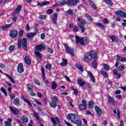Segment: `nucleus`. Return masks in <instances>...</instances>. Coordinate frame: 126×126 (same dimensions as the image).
<instances>
[{
    "label": "nucleus",
    "instance_id": "nucleus-24",
    "mask_svg": "<svg viewBox=\"0 0 126 126\" xmlns=\"http://www.w3.org/2000/svg\"><path fill=\"white\" fill-rule=\"evenodd\" d=\"M36 35H37V32H31L28 33L27 34V37L29 39H31V38H33V37H34V36H36Z\"/></svg>",
    "mask_w": 126,
    "mask_h": 126
},
{
    "label": "nucleus",
    "instance_id": "nucleus-12",
    "mask_svg": "<svg viewBox=\"0 0 126 126\" xmlns=\"http://www.w3.org/2000/svg\"><path fill=\"white\" fill-rule=\"evenodd\" d=\"M17 71L19 73H22L24 72V69L23 68V64L20 63L17 66Z\"/></svg>",
    "mask_w": 126,
    "mask_h": 126
},
{
    "label": "nucleus",
    "instance_id": "nucleus-47",
    "mask_svg": "<svg viewBox=\"0 0 126 126\" xmlns=\"http://www.w3.org/2000/svg\"><path fill=\"white\" fill-rule=\"evenodd\" d=\"M23 100L25 102H26V103H27V104L29 105V106H30L31 107H32V104L31 103V102H30V101H29V100L26 99L24 97H23Z\"/></svg>",
    "mask_w": 126,
    "mask_h": 126
},
{
    "label": "nucleus",
    "instance_id": "nucleus-7",
    "mask_svg": "<svg viewBox=\"0 0 126 126\" xmlns=\"http://www.w3.org/2000/svg\"><path fill=\"white\" fill-rule=\"evenodd\" d=\"M65 49V53L70 54L72 57H74V52H73V48L70 47L67 45L65 44L64 45Z\"/></svg>",
    "mask_w": 126,
    "mask_h": 126
},
{
    "label": "nucleus",
    "instance_id": "nucleus-36",
    "mask_svg": "<svg viewBox=\"0 0 126 126\" xmlns=\"http://www.w3.org/2000/svg\"><path fill=\"white\" fill-rule=\"evenodd\" d=\"M22 120L23 123H28V121H29L28 117H27L25 115H24L22 116Z\"/></svg>",
    "mask_w": 126,
    "mask_h": 126
},
{
    "label": "nucleus",
    "instance_id": "nucleus-31",
    "mask_svg": "<svg viewBox=\"0 0 126 126\" xmlns=\"http://www.w3.org/2000/svg\"><path fill=\"white\" fill-rule=\"evenodd\" d=\"M11 26H12V24H6L5 26L1 27V29H2V30H4V29H8V28H10Z\"/></svg>",
    "mask_w": 126,
    "mask_h": 126
},
{
    "label": "nucleus",
    "instance_id": "nucleus-43",
    "mask_svg": "<svg viewBox=\"0 0 126 126\" xmlns=\"http://www.w3.org/2000/svg\"><path fill=\"white\" fill-rule=\"evenodd\" d=\"M58 87V84H56V82H53L51 88L53 90H55Z\"/></svg>",
    "mask_w": 126,
    "mask_h": 126
},
{
    "label": "nucleus",
    "instance_id": "nucleus-60",
    "mask_svg": "<svg viewBox=\"0 0 126 126\" xmlns=\"http://www.w3.org/2000/svg\"><path fill=\"white\" fill-rule=\"evenodd\" d=\"M46 37V35H45V33H42L40 35V38L42 40H44L45 39V37Z\"/></svg>",
    "mask_w": 126,
    "mask_h": 126
},
{
    "label": "nucleus",
    "instance_id": "nucleus-53",
    "mask_svg": "<svg viewBox=\"0 0 126 126\" xmlns=\"http://www.w3.org/2000/svg\"><path fill=\"white\" fill-rule=\"evenodd\" d=\"M38 26H39V25L38 24H35L34 26L33 27V28L35 30V32H38Z\"/></svg>",
    "mask_w": 126,
    "mask_h": 126
},
{
    "label": "nucleus",
    "instance_id": "nucleus-49",
    "mask_svg": "<svg viewBox=\"0 0 126 126\" xmlns=\"http://www.w3.org/2000/svg\"><path fill=\"white\" fill-rule=\"evenodd\" d=\"M6 76H7V77L9 78V79H10V80L12 82V83H15L14 80H13V78H12L11 76H10L9 75L7 74H6Z\"/></svg>",
    "mask_w": 126,
    "mask_h": 126
},
{
    "label": "nucleus",
    "instance_id": "nucleus-11",
    "mask_svg": "<svg viewBox=\"0 0 126 126\" xmlns=\"http://www.w3.org/2000/svg\"><path fill=\"white\" fill-rule=\"evenodd\" d=\"M82 104H80L79 105V108L80 110H86V106H87V103L86 102V101L84 99H83L82 100Z\"/></svg>",
    "mask_w": 126,
    "mask_h": 126
},
{
    "label": "nucleus",
    "instance_id": "nucleus-28",
    "mask_svg": "<svg viewBox=\"0 0 126 126\" xmlns=\"http://www.w3.org/2000/svg\"><path fill=\"white\" fill-rule=\"evenodd\" d=\"M85 16L87 18V20L88 21H89V22H93V19H92V17L90 16V14H89L88 13H86L85 14Z\"/></svg>",
    "mask_w": 126,
    "mask_h": 126
},
{
    "label": "nucleus",
    "instance_id": "nucleus-27",
    "mask_svg": "<svg viewBox=\"0 0 126 126\" xmlns=\"http://www.w3.org/2000/svg\"><path fill=\"white\" fill-rule=\"evenodd\" d=\"M47 4H50V1H45L43 2H37V5L39 6H44V5H47Z\"/></svg>",
    "mask_w": 126,
    "mask_h": 126
},
{
    "label": "nucleus",
    "instance_id": "nucleus-1",
    "mask_svg": "<svg viewBox=\"0 0 126 126\" xmlns=\"http://www.w3.org/2000/svg\"><path fill=\"white\" fill-rule=\"evenodd\" d=\"M66 118L67 120H70L72 124H75L77 126H82V121L78 118V116L76 114L73 113L68 114Z\"/></svg>",
    "mask_w": 126,
    "mask_h": 126
},
{
    "label": "nucleus",
    "instance_id": "nucleus-19",
    "mask_svg": "<svg viewBox=\"0 0 126 126\" xmlns=\"http://www.w3.org/2000/svg\"><path fill=\"white\" fill-rule=\"evenodd\" d=\"M108 37L112 40V42H114L115 43H118L119 42L118 38L114 35L111 36L108 35Z\"/></svg>",
    "mask_w": 126,
    "mask_h": 126
},
{
    "label": "nucleus",
    "instance_id": "nucleus-8",
    "mask_svg": "<svg viewBox=\"0 0 126 126\" xmlns=\"http://www.w3.org/2000/svg\"><path fill=\"white\" fill-rule=\"evenodd\" d=\"M18 35V32L16 29L11 30L9 34V36H10L11 38H13V39H15V38H17Z\"/></svg>",
    "mask_w": 126,
    "mask_h": 126
},
{
    "label": "nucleus",
    "instance_id": "nucleus-58",
    "mask_svg": "<svg viewBox=\"0 0 126 126\" xmlns=\"http://www.w3.org/2000/svg\"><path fill=\"white\" fill-rule=\"evenodd\" d=\"M30 92V95L31 96H32V97H34V96H36V94L35 93H34L33 92V91H31Z\"/></svg>",
    "mask_w": 126,
    "mask_h": 126
},
{
    "label": "nucleus",
    "instance_id": "nucleus-59",
    "mask_svg": "<svg viewBox=\"0 0 126 126\" xmlns=\"http://www.w3.org/2000/svg\"><path fill=\"white\" fill-rule=\"evenodd\" d=\"M33 81L36 85H40V82H39V81L37 80V79H34Z\"/></svg>",
    "mask_w": 126,
    "mask_h": 126
},
{
    "label": "nucleus",
    "instance_id": "nucleus-14",
    "mask_svg": "<svg viewBox=\"0 0 126 126\" xmlns=\"http://www.w3.org/2000/svg\"><path fill=\"white\" fill-rule=\"evenodd\" d=\"M95 112L96 113V114L98 115V116H99V117H101V116L102 115V110L101 109V108H100V107L97 105H96L95 106Z\"/></svg>",
    "mask_w": 126,
    "mask_h": 126
},
{
    "label": "nucleus",
    "instance_id": "nucleus-51",
    "mask_svg": "<svg viewBox=\"0 0 126 126\" xmlns=\"http://www.w3.org/2000/svg\"><path fill=\"white\" fill-rule=\"evenodd\" d=\"M45 67L46 69H48V70L52 69V65L51 64H47L45 65Z\"/></svg>",
    "mask_w": 126,
    "mask_h": 126
},
{
    "label": "nucleus",
    "instance_id": "nucleus-54",
    "mask_svg": "<svg viewBox=\"0 0 126 126\" xmlns=\"http://www.w3.org/2000/svg\"><path fill=\"white\" fill-rule=\"evenodd\" d=\"M103 24H108L109 20L107 18H104L102 21Z\"/></svg>",
    "mask_w": 126,
    "mask_h": 126
},
{
    "label": "nucleus",
    "instance_id": "nucleus-48",
    "mask_svg": "<svg viewBox=\"0 0 126 126\" xmlns=\"http://www.w3.org/2000/svg\"><path fill=\"white\" fill-rule=\"evenodd\" d=\"M101 74L103 75V77H104L105 78H108V74L107 73V72H106V71H102L101 72Z\"/></svg>",
    "mask_w": 126,
    "mask_h": 126
},
{
    "label": "nucleus",
    "instance_id": "nucleus-21",
    "mask_svg": "<svg viewBox=\"0 0 126 126\" xmlns=\"http://www.w3.org/2000/svg\"><path fill=\"white\" fill-rule=\"evenodd\" d=\"M45 49V45L44 44H40L36 46L35 49L36 51H41Z\"/></svg>",
    "mask_w": 126,
    "mask_h": 126
},
{
    "label": "nucleus",
    "instance_id": "nucleus-44",
    "mask_svg": "<svg viewBox=\"0 0 126 126\" xmlns=\"http://www.w3.org/2000/svg\"><path fill=\"white\" fill-rule=\"evenodd\" d=\"M13 103L14 105H18L19 104V98H15L13 101Z\"/></svg>",
    "mask_w": 126,
    "mask_h": 126
},
{
    "label": "nucleus",
    "instance_id": "nucleus-20",
    "mask_svg": "<svg viewBox=\"0 0 126 126\" xmlns=\"http://www.w3.org/2000/svg\"><path fill=\"white\" fill-rule=\"evenodd\" d=\"M89 3L90 5H91V7L93 8V9H97V6H96V4L93 1L89 0Z\"/></svg>",
    "mask_w": 126,
    "mask_h": 126
},
{
    "label": "nucleus",
    "instance_id": "nucleus-40",
    "mask_svg": "<svg viewBox=\"0 0 126 126\" xmlns=\"http://www.w3.org/2000/svg\"><path fill=\"white\" fill-rule=\"evenodd\" d=\"M103 65L105 70H110V66L109 65L103 63Z\"/></svg>",
    "mask_w": 126,
    "mask_h": 126
},
{
    "label": "nucleus",
    "instance_id": "nucleus-50",
    "mask_svg": "<svg viewBox=\"0 0 126 126\" xmlns=\"http://www.w3.org/2000/svg\"><path fill=\"white\" fill-rule=\"evenodd\" d=\"M33 115L37 121H40V117H39V114L37 113H34Z\"/></svg>",
    "mask_w": 126,
    "mask_h": 126
},
{
    "label": "nucleus",
    "instance_id": "nucleus-46",
    "mask_svg": "<svg viewBox=\"0 0 126 126\" xmlns=\"http://www.w3.org/2000/svg\"><path fill=\"white\" fill-rule=\"evenodd\" d=\"M24 32V31L23 30H21L19 32V36L20 38H22L23 37V33Z\"/></svg>",
    "mask_w": 126,
    "mask_h": 126
},
{
    "label": "nucleus",
    "instance_id": "nucleus-22",
    "mask_svg": "<svg viewBox=\"0 0 126 126\" xmlns=\"http://www.w3.org/2000/svg\"><path fill=\"white\" fill-rule=\"evenodd\" d=\"M78 84L80 85V86H81L83 87V86H84V85L86 84V83L85 82H82V78H80L79 79H78L77 80Z\"/></svg>",
    "mask_w": 126,
    "mask_h": 126
},
{
    "label": "nucleus",
    "instance_id": "nucleus-57",
    "mask_svg": "<svg viewBox=\"0 0 126 126\" xmlns=\"http://www.w3.org/2000/svg\"><path fill=\"white\" fill-rule=\"evenodd\" d=\"M72 90L74 91V93L75 94V95H77L78 94V91H77V89H74V88H72Z\"/></svg>",
    "mask_w": 126,
    "mask_h": 126
},
{
    "label": "nucleus",
    "instance_id": "nucleus-15",
    "mask_svg": "<svg viewBox=\"0 0 126 126\" xmlns=\"http://www.w3.org/2000/svg\"><path fill=\"white\" fill-rule=\"evenodd\" d=\"M21 8H22L21 5H18L17 7L15 9L14 11L13 12V14H18V13L21 11Z\"/></svg>",
    "mask_w": 126,
    "mask_h": 126
},
{
    "label": "nucleus",
    "instance_id": "nucleus-5",
    "mask_svg": "<svg viewBox=\"0 0 126 126\" xmlns=\"http://www.w3.org/2000/svg\"><path fill=\"white\" fill-rule=\"evenodd\" d=\"M78 2V0H67V1L64 0H61L59 3L60 5L63 6L65 4H67V5H75Z\"/></svg>",
    "mask_w": 126,
    "mask_h": 126
},
{
    "label": "nucleus",
    "instance_id": "nucleus-10",
    "mask_svg": "<svg viewBox=\"0 0 126 126\" xmlns=\"http://www.w3.org/2000/svg\"><path fill=\"white\" fill-rule=\"evenodd\" d=\"M117 16L126 18V13L123 10H117L115 12Z\"/></svg>",
    "mask_w": 126,
    "mask_h": 126
},
{
    "label": "nucleus",
    "instance_id": "nucleus-33",
    "mask_svg": "<svg viewBox=\"0 0 126 126\" xmlns=\"http://www.w3.org/2000/svg\"><path fill=\"white\" fill-rule=\"evenodd\" d=\"M104 0V2H105V3L107 4V5H109V6H113V5H114V3L112 2V0Z\"/></svg>",
    "mask_w": 126,
    "mask_h": 126
},
{
    "label": "nucleus",
    "instance_id": "nucleus-37",
    "mask_svg": "<svg viewBox=\"0 0 126 126\" xmlns=\"http://www.w3.org/2000/svg\"><path fill=\"white\" fill-rule=\"evenodd\" d=\"M113 73H114V75H117V78L118 79L121 78L122 75L121 74L118 73V71L117 70H114Z\"/></svg>",
    "mask_w": 126,
    "mask_h": 126
},
{
    "label": "nucleus",
    "instance_id": "nucleus-6",
    "mask_svg": "<svg viewBox=\"0 0 126 126\" xmlns=\"http://www.w3.org/2000/svg\"><path fill=\"white\" fill-rule=\"evenodd\" d=\"M58 101H59V97L57 96H54L51 97V102L50 103V106L51 108L54 109L58 106Z\"/></svg>",
    "mask_w": 126,
    "mask_h": 126
},
{
    "label": "nucleus",
    "instance_id": "nucleus-42",
    "mask_svg": "<svg viewBox=\"0 0 126 126\" xmlns=\"http://www.w3.org/2000/svg\"><path fill=\"white\" fill-rule=\"evenodd\" d=\"M94 105V102H93V101L92 100H91L88 102L89 108L93 109Z\"/></svg>",
    "mask_w": 126,
    "mask_h": 126
},
{
    "label": "nucleus",
    "instance_id": "nucleus-35",
    "mask_svg": "<svg viewBox=\"0 0 126 126\" xmlns=\"http://www.w3.org/2000/svg\"><path fill=\"white\" fill-rule=\"evenodd\" d=\"M28 91L29 92H31V91H33V85L31 84H28Z\"/></svg>",
    "mask_w": 126,
    "mask_h": 126
},
{
    "label": "nucleus",
    "instance_id": "nucleus-64",
    "mask_svg": "<svg viewBox=\"0 0 126 126\" xmlns=\"http://www.w3.org/2000/svg\"><path fill=\"white\" fill-rule=\"evenodd\" d=\"M26 29L27 32L29 31L30 30V26H29V24H27L26 26Z\"/></svg>",
    "mask_w": 126,
    "mask_h": 126
},
{
    "label": "nucleus",
    "instance_id": "nucleus-45",
    "mask_svg": "<svg viewBox=\"0 0 126 126\" xmlns=\"http://www.w3.org/2000/svg\"><path fill=\"white\" fill-rule=\"evenodd\" d=\"M66 13L68 15H73V10H72L71 9H68L67 11H66Z\"/></svg>",
    "mask_w": 126,
    "mask_h": 126
},
{
    "label": "nucleus",
    "instance_id": "nucleus-29",
    "mask_svg": "<svg viewBox=\"0 0 126 126\" xmlns=\"http://www.w3.org/2000/svg\"><path fill=\"white\" fill-rule=\"evenodd\" d=\"M75 66V67L80 70L81 72H83V66H82V65L80 64H76Z\"/></svg>",
    "mask_w": 126,
    "mask_h": 126
},
{
    "label": "nucleus",
    "instance_id": "nucleus-16",
    "mask_svg": "<svg viewBox=\"0 0 126 126\" xmlns=\"http://www.w3.org/2000/svg\"><path fill=\"white\" fill-rule=\"evenodd\" d=\"M12 122V119L8 118L7 119V121H4V124L5 126H11V123Z\"/></svg>",
    "mask_w": 126,
    "mask_h": 126
},
{
    "label": "nucleus",
    "instance_id": "nucleus-2",
    "mask_svg": "<svg viewBox=\"0 0 126 126\" xmlns=\"http://www.w3.org/2000/svg\"><path fill=\"white\" fill-rule=\"evenodd\" d=\"M22 47L26 52L28 51V48H27V38H24L22 39L19 38L18 39V48L21 49Z\"/></svg>",
    "mask_w": 126,
    "mask_h": 126
},
{
    "label": "nucleus",
    "instance_id": "nucleus-52",
    "mask_svg": "<svg viewBox=\"0 0 126 126\" xmlns=\"http://www.w3.org/2000/svg\"><path fill=\"white\" fill-rule=\"evenodd\" d=\"M47 14H52V13H54V10L52 9H49L47 10Z\"/></svg>",
    "mask_w": 126,
    "mask_h": 126
},
{
    "label": "nucleus",
    "instance_id": "nucleus-26",
    "mask_svg": "<svg viewBox=\"0 0 126 126\" xmlns=\"http://www.w3.org/2000/svg\"><path fill=\"white\" fill-rule=\"evenodd\" d=\"M108 101L109 103H112V104H117V101H116L114 98L112 97L111 96H109L108 97Z\"/></svg>",
    "mask_w": 126,
    "mask_h": 126
},
{
    "label": "nucleus",
    "instance_id": "nucleus-34",
    "mask_svg": "<svg viewBox=\"0 0 126 126\" xmlns=\"http://www.w3.org/2000/svg\"><path fill=\"white\" fill-rule=\"evenodd\" d=\"M62 60L63 62L60 63V65H62L63 66H66V64H67V60L64 59V58H63Z\"/></svg>",
    "mask_w": 126,
    "mask_h": 126
},
{
    "label": "nucleus",
    "instance_id": "nucleus-56",
    "mask_svg": "<svg viewBox=\"0 0 126 126\" xmlns=\"http://www.w3.org/2000/svg\"><path fill=\"white\" fill-rule=\"evenodd\" d=\"M73 32H74V33H76L78 32V27H74V29L73 30Z\"/></svg>",
    "mask_w": 126,
    "mask_h": 126
},
{
    "label": "nucleus",
    "instance_id": "nucleus-4",
    "mask_svg": "<svg viewBox=\"0 0 126 126\" xmlns=\"http://www.w3.org/2000/svg\"><path fill=\"white\" fill-rule=\"evenodd\" d=\"M94 50H91L90 52L87 53L84 55V61L86 62L87 63H89V62H91L93 58H94Z\"/></svg>",
    "mask_w": 126,
    "mask_h": 126
},
{
    "label": "nucleus",
    "instance_id": "nucleus-32",
    "mask_svg": "<svg viewBox=\"0 0 126 126\" xmlns=\"http://www.w3.org/2000/svg\"><path fill=\"white\" fill-rule=\"evenodd\" d=\"M34 54L39 59H42V54H41V53L38 51V50H35Z\"/></svg>",
    "mask_w": 126,
    "mask_h": 126
},
{
    "label": "nucleus",
    "instance_id": "nucleus-13",
    "mask_svg": "<svg viewBox=\"0 0 126 126\" xmlns=\"http://www.w3.org/2000/svg\"><path fill=\"white\" fill-rule=\"evenodd\" d=\"M10 110L11 111L12 114L14 115H19V109L15 108V109L12 107H10Z\"/></svg>",
    "mask_w": 126,
    "mask_h": 126
},
{
    "label": "nucleus",
    "instance_id": "nucleus-62",
    "mask_svg": "<svg viewBox=\"0 0 126 126\" xmlns=\"http://www.w3.org/2000/svg\"><path fill=\"white\" fill-rule=\"evenodd\" d=\"M48 51L50 54H53L54 53V50L52 49L51 48H48Z\"/></svg>",
    "mask_w": 126,
    "mask_h": 126
},
{
    "label": "nucleus",
    "instance_id": "nucleus-39",
    "mask_svg": "<svg viewBox=\"0 0 126 126\" xmlns=\"http://www.w3.org/2000/svg\"><path fill=\"white\" fill-rule=\"evenodd\" d=\"M15 50V45H10L9 47V51L12 53Z\"/></svg>",
    "mask_w": 126,
    "mask_h": 126
},
{
    "label": "nucleus",
    "instance_id": "nucleus-9",
    "mask_svg": "<svg viewBox=\"0 0 126 126\" xmlns=\"http://www.w3.org/2000/svg\"><path fill=\"white\" fill-rule=\"evenodd\" d=\"M98 59V56H97V53H95L94 55V61L92 62V66L93 68H97V59Z\"/></svg>",
    "mask_w": 126,
    "mask_h": 126
},
{
    "label": "nucleus",
    "instance_id": "nucleus-63",
    "mask_svg": "<svg viewBox=\"0 0 126 126\" xmlns=\"http://www.w3.org/2000/svg\"><path fill=\"white\" fill-rule=\"evenodd\" d=\"M117 61H119V62H122V59L123 57L119 55H117Z\"/></svg>",
    "mask_w": 126,
    "mask_h": 126
},
{
    "label": "nucleus",
    "instance_id": "nucleus-17",
    "mask_svg": "<svg viewBox=\"0 0 126 126\" xmlns=\"http://www.w3.org/2000/svg\"><path fill=\"white\" fill-rule=\"evenodd\" d=\"M58 19V13H54L52 18V22L54 24H57V20Z\"/></svg>",
    "mask_w": 126,
    "mask_h": 126
},
{
    "label": "nucleus",
    "instance_id": "nucleus-30",
    "mask_svg": "<svg viewBox=\"0 0 126 126\" xmlns=\"http://www.w3.org/2000/svg\"><path fill=\"white\" fill-rule=\"evenodd\" d=\"M113 113L115 115L117 114L118 119L121 118V112H120V110H118L117 112V110L116 109H113Z\"/></svg>",
    "mask_w": 126,
    "mask_h": 126
},
{
    "label": "nucleus",
    "instance_id": "nucleus-55",
    "mask_svg": "<svg viewBox=\"0 0 126 126\" xmlns=\"http://www.w3.org/2000/svg\"><path fill=\"white\" fill-rule=\"evenodd\" d=\"M39 18H40V19H41V20L46 19L47 16H46V15H40Z\"/></svg>",
    "mask_w": 126,
    "mask_h": 126
},
{
    "label": "nucleus",
    "instance_id": "nucleus-38",
    "mask_svg": "<svg viewBox=\"0 0 126 126\" xmlns=\"http://www.w3.org/2000/svg\"><path fill=\"white\" fill-rule=\"evenodd\" d=\"M78 26L80 28V29H81V32H82V33H84V32H85V30H86V29L85 28V27L84 26V25H82V26L79 25Z\"/></svg>",
    "mask_w": 126,
    "mask_h": 126
},
{
    "label": "nucleus",
    "instance_id": "nucleus-23",
    "mask_svg": "<svg viewBox=\"0 0 126 126\" xmlns=\"http://www.w3.org/2000/svg\"><path fill=\"white\" fill-rule=\"evenodd\" d=\"M78 21H79L80 23L78 24V26L81 25H85V23H86V22H85L84 19H81L80 17H78L77 18Z\"/></svg>",
    "mask_w": 126,
    "mask_h": 126
},
{
    "label": "nucleus",
    "instance_id": "nucleus-41",
    "mask_svg": "<svg viewBox=\"0 0 126 126\" xmlns=\"http://www.w3.org/2000/svg\"><path fill=\"white\" fill-rule=\"evenodd\" d=\"M0 91L4 94L5 96H7V93L6 92V90L3 87L0 88Z\"/></svg>",
    "mask_w": 126,
    "mask_h": 126
},
{
    "label": "nucleus",
    "instance_id": "nucleus-3",
    "mask_svg": "<svg viewBox=\"0 0 126 126\" xmlns=\"http://www.w3.org/2000/svg\"><path fill=\"white\" fill-rule=\"evenodd\" d=\"M75 42L76 44H81V46H84L85 45H87L89 43V39L87 37H83L80 38L78 36H75Z\"/></svg>",
    "mask_w": 126,
    "mask_h": 126
},
{
    "label": "nucleus",
    "instance_id": "nucleus-61",
    "mask_svg": "<svg viewBox=\"0 0 126 126\" xmlns=\"http://www.w3.org/2000/svg\"><path fill=\"white\" fill-rule=\"evenodd\" d=\"M118 68L120 70L123 71L124 69H125V67L123 66L122 65H120L119 67Z\"/></svg>",
    "mask_w": 126,
    "mask_h": 126
},
{
    "label": "nucleus",
    "instance_id": "nucleus-18",
    "mask_svg": "<svg viewBox=\"0 0 126 126\" xmlns=\"http://www.w3.org/2000/svg\"><path fill=\"white\" fill-rule=\"evenodd\" d=\"M25 63H26V64H27L28 65H30L31 64V60H30V58H29V56H25Z\"/></svg>",
    "mask_w": 126,
    "mask_h": 126
},
{
    "label": "nucleus",
    "instance_id": "nucleus-25",
    "mask_svg": "<svg viewBox=\"0 0 126 126\" xmlns=\"http://www.w3.org/2000/svg\"><path fill=\"white\" fill-rule=\"evenodd\" d=\"M95 25L97 27H98V28H100V29H102L103 30H105V29H106L105 26L101 23H96Z\"/></svg>",
    "mask_w": 126,
    "mask_h": 126
}]
</instances>
